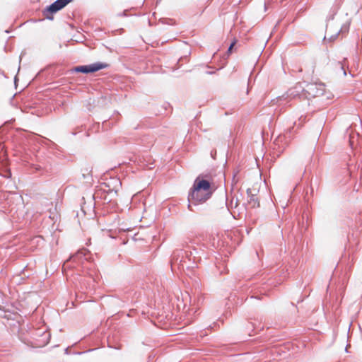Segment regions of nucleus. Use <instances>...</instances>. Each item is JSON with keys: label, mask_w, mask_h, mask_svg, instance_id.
Returning <instances> with one entry per match:
<instances>
[{"label": "nucleus", "mask_w": 362, "mask_h": 362, "mask_svg": "<svg viewBox=\"0 0 362 362\" xmlns=\"http://www.w3.org/2000/svg\"><path fill=\"white\" fill-rule=\"evenodd\" d=\"M213 189L209 181L198 177L194 182L189 195L192 204H199L206 202L212 194Z\"/></svg>", "instance_id": "obj_1"}, {"label": "nucleus", "mask_w": 362, "mask_h": 362, "mask_svg": "<svg viewBox=\"0 0 362 362\" xmlns=\"http://www.w3.org/2000/svg\"><path fill=\"white\" fill-rule=\"evenodd\" d=\"M305 96L308 98H315L323 94L325 91V85L322 83H310L305 87Z\"/></svg>", "instance_id": "obj_2"}, {"label": "nucleus", "mask_w": 362, "mask_h": 362, "mask_svg": "<svg viewBox=\"0 0 362 362\" xmlns=\"http://www.w3.org/2000/svg\"><path fill=\"white\" fill-rule=\"evenodd\" d=\"M106 66L101 63H95L86 66H80L76 68V71L82 73H92L103 69Z\"/></svg>", "instance_id": "obj_3"}, {"label": "nucleus", "mask_w": 362, "mask_h": 362, "mask_svg": "<svg viewBox=\"0 0 362 362\" xmlns=\"http://www.w3.org/2000/svg\"><path fill=\"white\" fill-rule=\"evenodd\" d=\"M71 0H57L46 9V13L53 14L66 6Z\"/></svg>", "instance_id": "obj_4"}, {"label": "nucleus", "mask_w": 362, "mask_h": 362, "mask_svg": "<svg viewBox=\"0 0 362 362\" xmlns=\"http://www.w3.org/2000/svg\"><path fill=\"white\" fill-rule=\"evenodd\" d=\"M233 45H234V43H232V44L230 45V47H229V48H228V52H230V51H231V49H232V48H233Z\"/></svg>", "instance_id": "obj_5"}, {"label": "nucleus", "mask_w": 362, "mask_h": 362, "mask_svg": "<svg viewBox=\"0 0 362 362\" xmlns=\"http://www.w3.org/2000/svg\"><path fill=\"white\" fill-rule=\"evenodd\" d=\"M46 15H47V18H49V19H52V18H51V17H49V16H48L47 14H46Z\"/></svg>", "instance_id": "obj_6"}]
</instances>
